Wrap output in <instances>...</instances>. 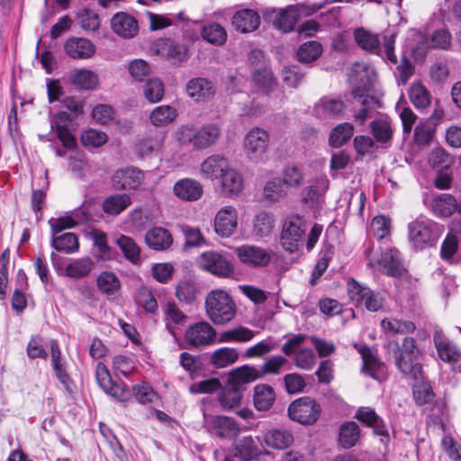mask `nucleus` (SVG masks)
Masks as SVG:
<instances>
[{
  "label": "nucleus",
  "mask_w": 461,
  "mask_h": 461,
  "mask_svg": "<svg viewBox=\"0 0 461 461\" xmlns=\"http://www.w3.org/2000/svg\"><path fill=\"white\" fill-rule=\"evenodd\" d=\"M263 441L268 447L285 449L293 444L294 437L286 429H272L264 433Z\"/></svg>",
  "instance_id": "obj_31"
},
{
  "label": "nucleus",
  "mask_w": 461,
  "mask_h": 461,
  "mask_svg": "<svg viewBox=\"0 0 461 461\" xmlns=\"http://www.w3.org/2000/svg\"><path fill=\"white\" fill-rule=\"evenodd\" d=\"M374 137L379 142H386L392 139L393 131L391 123L386 119H377L371 122Z\"/></svg>",
  "instance_id": "obj_59"
},
{
  "label": "nucleus",
  "mask_w": 461,
  "mask_h": 461,
  "mask_svg": "<svg viewBox=\"0 0 461 461\" xmlns=\"http://www.w3.org/2000/svg\"><path fill=\"white\" fill-rule=\"evenodd\" d=\"M284 183L279 178H273L267 182L264 187V196L270 202L279 201L285 195Z\"/></svg>",
  "instance_id": "obj_61"
},
{
  "label": "nucleus",
  "mask_w": 461,
  "mask_h": 461,
  "mask_svg": "<svg viewBox=\"0 0 461 461\" xmlns=\"http://www.w3.org/2000/svg\"><path fill=\"white\" fill-rule=\"evenodd\" d=\"M261 377V373L258 369L253 366H242L232 370L228 378V383L236 387L242 389L246 384L254 382Z\"/></svg>",
  "instance_id": "obj_34"
},
{
  "label": "nucleus",
  "mask_w": 461,
  "mask_h": 461,
  "mask_svg": "<svg viewBox=\"0 0 461 461\" xmlns=\"http://www.w3.org/2000/svg\"><path fill=\"white\" fill-rule=\"evenodd\" d=\"M132 394L136 402L143 405L151 404L159 400L158 393L146 382L133 385Z\"/></svg>",
  "instance_id": "obj_47"
},
{
  "label": "nucleus",
  "mask_w": 461,
  "mask_h": 461,
  "mask_svg": "<svg viewBox=\"0 0 461 461\" xmlns=\"http://www.w3.org/2000/svg\"><path fill=\"white\" fill-rule=\"evenodd\" d=\"M240 260L250 267H266L270 262L273 253L255 245H242L235 249Z\"/></svg>",
  "instance_id": "obj_18"
},
{
  "label": "nucleus",
  "mask_w": 461,
  "mask_h": 461,
  "mask_svg": "<svg viewBox=\"0 0 461 461\" xmlns=\"http://www.w3.org/2000/svg\"><path fill=\"white\" fill-rule=\"evenodd\" d=\"M303 10V6L289 5L280 10H266L264 17L274 28L281 32L288 33L294 31L295 24L302 18Z\"/></svg>",
  "instance_id": "obj_7"
},
{
  "label": "nucleus",
  "mask_w": 461,
  "mask_h": 461,
  "mask_svg": "<svg viewBox=\"0 0 461 461\" xmlns=\"http://www.w3.org/2000/svg\"><path fill=\"white\" fill-rule=\"evenodd\" d=\"M106 141V133L95 129H88L81 135V142L85 147L99 148Z\"/></svg>",
  "instance_id": "obj_63"
},
{
  "label": "nucleus",
  "mask_w": 461,
  "mask_h": 461,
  "mask_svg": "<svg viewBox=\"0 0 461 461\" xmlns=\"http://www.w3.org/2000/svg\"><path fill=\"white\" fill-rule=\"evenodd\" d=\"M200 268L218 276H229L233 273V267L222 254L216 251H206L197 258Z\"/></svg>",
  "instance_id": "obj_12"
},
{
  "label": "nucleus",
  "mask_w": 461,
  "mask_h": 461,
  "mask_svg": "<svg viewBox=\"0 0 461 461\" xmlns=\"http://www.w3.org/2000/svg\"><path fill=\"white\" fill-rule=\"evenodd\" d=\"M275 392L270 385L258 384L254 389V405L258 411H267L274 403Z\"/></svg>",
  "instance_id": "obj_41"
},
{
  "label": "nucleus",
  "mask_w": 461,
  "mask_h": 461,
  "mask_svg": "<svg viewBox=\"0 0 461 461\" xmlns=\"http://www.w3.org/2000/svg\"><path fill=\"white\" fill-rule=\"evenodd\" d=\"M381 327L385 332L392 334H405L415 330V325L411 321L392 318L384 319L381 321Z\"/></svg>",
  "instance_id": "obj_57"
},
{
  "label": "nucleus",
  "mask_w": 461,
  "mask_h": 461,
  "mask_svg": "<svg viewBox=\"0 0 461 461\" xmlns=\"http://www.w3.org/2000/svg\"><path fill=\"white\" fill-rule=\"evenodd\" d=\"M204 306L206 315L215 325H225L237 314L233 298L222 289L212 290L205 298Z\"/></svg>",
  "instance_id": "obj_2"
},
{
  "label": "nucleus",
  "mask_w": 461,
  "mask_h": 461,
  "mask_svg": "<svg viewBox=\"0 0 461 461\" xmlns=\"http://www.w3.org/2000/svg\"><path fill=\"white\" fill-rule=\"evenodd\" d=\"M240 388L228 383L219 394V402L224 411H230L240 405L243 394Z\"/></svg>",
  "instance_id": "obj_38"
},
{
  "label": "nucleus",
  "mask_w": 461,
  "mask_h": 461,
  "mask_svg": "<svg viewBox=\"0 0 461 461\" xmlns=\"http://www.w3.org/2000/svg\"><path fill=\"white\" fill-rule=\"evenodd\" d=\"M219 180L221 192L224 196L237 197L243 191V176L238 169L230 165Z\"/></svg>",
  "instance_id": "obj_23"
},
{
  "label": "nucleus",
  "mask_w": 461,
  "mask_h": 461,
  "mask_svg": "<svg viewBox=\"0 0 461 461\" xmlns=\"http://www.w3.org/2000/svg\"><path fill=\"white\" fill-rule=\"evenodd\" d=\"M444 232V227L423 216L416 218L408 225V237L416 249L435 246Z\"/></svg>",
  "instance_id": "obj_4"
},
{
  "label": "nucleus",
  "mask_w": 461,
  "mask_h": 461,
  "mask_svg": "<svg viewBox=\"0 0 461 461\" xmlns=\"http://www.w3.org/2000/svg\"><path fill=\"white\" fill-rule=\"evenodd\" d=\"M305 230L303 228V220L298 216L288 218L283 225L281 232V244L283 248L294 252L297 250L303 241Z\"/></svg>",
  "instance_id": "obj_16"
},
{
  "label": "nucleus",
  "mask_w": 461,
  "mask_h": 461,
  "mask_svg": "<svg viewBox=\"0 0 461 461\" xmlns=\"http://www.w3.org/2000/svg\"><path fill=\"white\" fill-rule=\"evenodd\" d=\"M177 116V112L170 105L156 107L149 115L150 122L154 126H164L173 122Z\"/></svg>",
  "instance_id": "obj_51"
},
{
  "label": "nucleus",
  "mask_w": 461,
  "mask_h": 461,
  "mask_svg": "<svg viewBox=\"0 0 461 461\" xmlns=\"http://www.w3.org/2000/svg\"><path fill=\"white\" fill-rule=\"evenodd\" d=\"M66 53L75 59H86L95 53V46L85 38H69L64 44Z\"/></svg>",
  "instance_id": "obj_28"
},
{
  "label": "nucleus",
  "mask_w": 461,
  "mask_h": 461,
  "mask_svg": "<svg viewBox=\"0 0 461 461\" xmlns=\"http://www.w3.org/2000/svg\"><path fill=\"white\" fill-rule=\"evenodd\" d=\"M95 377L99 386L107 394L121 402H125L130 398L131 393L127 386L124 384L114 383L107 366L102 362L96 365Z\"/></svg>",
  "instance_id": "obj_15"
},
{
  "label": "nucleus",
  "mask_w": 461,
  "mask_h": 461,
  "mask_svg": "<svg viewBox=\"0 0 461 461\" xmlns=\"http://www.w3.org/2000/svg\"><path fill=\"white\" fill-rule=\"evenodd\" d=\"M321 406L310 397L296 399L288 407V416L291 420L303 425H312L321 415Z\"/></svg>",
  "instance_id": "obj_9"
},
{
  "label": "nucleus",
  "mask_w": 461,
  "mask_h": 461,
  "mask_svg": "<svg viewBox=\"0 0 461 461\" xmlns=\"http://www.w3.org/2000/svg\"><path fill=\"white\" fill-rule=\"evenodd\" d=\"M212 429L220 438H232L239 435L240 426L233 420L226 416H215L212 420Z\"/></svg>",
  "instance_id": "obj_36"
},
{
  "label": "nucleus",
  "mask_w": 461,
  "mask_h": 461,
  "mask_svg": "<svg viewBox=\"0 0 461 461\" xmlns=\"http://www.w3.org/2000/svg\"><path fill=\"white\" fill-rule=\"evenodd\" d=\"M131 204V198L126 194H118L107 197L103 203V210L112 215H118Z\"/></svg>",
  "instance_id": "obj_45"
},
{
  "label": "nucleus",
  "mask_w": 461,
  "mask_h": 461,
  "mask_svg": "<svg viewBox=\"0 0 461 461\" xmlns=\"http://www.w3.org/2000/svg\"><path fill=\"white\" fill-rule=\"evenodd\" d=\"M51 245L55 249L65 251L66 253H74L78 250L77 237L71 232L52 237Z\"/></svg>",
  "instance_id": "obj_52"
},
{
  "label": "nucleus",
  "mask_w": 461,
  "mask_h": 461,
  "mask_svg": "<svg viewBox=\"0 0 461 461\" xmlns=\"http://www.w3.org/2000/svg\"><path fill=\"white\" fill-rule=\"evenodd\" d=\"M360 439V429L355 421L342 423L339 430V445L348 449L357 445Z\"/></svg>",
  "instance_id": "obj_35"
},
{
  "label": "nucleus",
  "mask_w": 461,
  "mask_h": 461,
  "mask_svg": "<svg viewBox=\"0 0 461 461\" xmlns=\"http://www.w3.org/2000/svg\"><path fill=\"white\" fill-rule=\"evenodd\" d=\"M354 128L348 122L337 125L330 132L329 142L333 148H339L346 144L353 135Z\"/></svg>",
  "instance_id": "obj_49"
},
{
  "label": "nucleus",
  "mask_w": 461,
  "mask_h": 461,
  "mask_svg": "<svg viewBox=\"0 0 461 461\" xmlns=\"http://www.w3.org/2000/svg\"><path fill=\"white\" fill-rule=\"evenodd\" d=\"M173 193L182 201L194 202L203 196V188L199 181L185 177L175 183Z\"/></svg>",
  "instance_id": "obj_24"
},
{
  "label": "nucleus",
  "mask_w": 461,
  "mask_h": 461,
  "mask_svg": "<svg viewBox=\"0 0 461 461\" xmlns=\"http://www.w3.org/2000/svg\"><path fill=\"white\" fill-rule=\"evenodd\" d=\"M143 180V172L133 167L118 169L112 177L113 187L123 191L138 189Z\"/></svg>",
  "instance_id": "obj_19"
},
{
  "label": "nucleus",
  "mask_w": 461,
  "mask_h": 461,
  "mask_svg": "<svg viewBox=\"0 0 461 461\" xmlns=\"http://www.w3.org/2000/svg\"><path fill=\"white\" fill-rule=\"evenodd\" d=\"M91 238L94 246L97 249L103 259H111L113 256L112 248L108 245L107 235L101 230H94L91 232Z\"/></svg>",
  "instance_id": "obj_64"
},
{
  "label": "nucleus",
  "mask_w": 461,
  "mask_h": 461,
  "mask_svg": "<svg viewBox=\"0 0 461 461\" xmlns=\"http://www.w3.org/2000/svg\"><path fill=\"white\" fill-rule=\"evenodd\" d=\"M420 351L414 339L405 337L393 352L397 368L408 378L422 379V367L419 361Z\"/></svg>",
  "instance_id": "obj_3"
},
{
  "label": "nucleus",
  "mask_w": 461,
  "mask_h": 461,
  "mask_svg": "<svg viewBox=\"0 0 461 461\" xmlns=\"http://www.w3.org/2000/svg\"><path fill=\"white\" fill-rule=\"evenodd\" d=\"M235 456L242 461H251L260 455V449L252 436H246L236 442L234 447Z\"/></svg>",
  "instance_id": "obj_33"
},
{
  "label": "nucleus",
  "mask_w": 461,
  "mask_h": 461,
  "mask_svg": "<svg viewBox=\"0 0 461 461\" xmlns=\"http://www.w3.org/2000/svg\"><path fill=\"white\" fill-rule=\"evenodd\" d=\"M216 330L207 321H198L189 326L185 333V339L191 348H203L216 340Z\"/></svg>",
  "instance_id": "obj_11"
},
{
  "label": "nucleus",
  "mask_w": 461,
  "mask_h": 461,
  "mask_svg": "<svg viewBox=\"0 0 461 461\" xmlns=\"http://www.w3.org/2000/svg\"><path fill=\"white\" fill-rule=\"evenodd\" d=\"M353 71L357 76L358 84L352 91V95L360 103V109L354 113L356 122L363 125L375 111L378 101L370 95L377 79L374 67L366 63H356Z\"/></svg>",
  "instance_id": "obj_1"
},
{
  "label": "nucleus",
  "mask_w": 461,
  "mask_h": 461,
  "mask_svg": "<svg viewBox=\"0 0 461 461\" xmlns=\"http://www.w3.org/2000/svg\"><path fill=\"white\" fill-rule=\"evenodd\" d=\"M354 38L357 44L363 50L382 55V49L380 46V39L378 34H374L369 31L360 27L355 30Z\"/></svg>",
  "instance_id": "obj_32"
},
{
  "label": "nucleus",
  "mask_w": 461,
  "mask_h": 461,
  "mask_svg": "<svg viewBox=\"0 0 461 461\" xmlns=\"http://www.w3.org/2000/svg\"><path fill=\"white\" fill-rule=\"evenodd\" d=\"M136 301L146 312L153 313L158 310V302L150 289L146 286L139 289Z\"/></svg>",
  "instance_id": "obj_62"
},
{
  "label": "nucleus",
  "mask_w": 461,
  "mask_h": 461,
  "mask_svg": "<svg viewBox=\"0 0 461 461\" xmlns=\"http://www.w3.org/2000/svg\"><path fill=\"white\" fill-rule=\"evenodd\" d=\"M113 32L121 38L131 39L139 32V23L134 16L118 12L111 19Z\"/></svg>",
  "instance_id": "obj_22"
},
{
  "label": "nucleus",
  "mask_w": 461,
  "mask_h": 461,
  "mask_svg": "<svg viewBox=\"0 0 461 461\" xmlns=\"http://www.w3.org/2000/svg\"><path fill=\"white\" fill-rule=\"evenodd\" d=\"M322 53V46L315 41H307L300 46L297 58L300 62L311 63L316 60Z\"/></svg>",
  "instance_id": "obj_54"
},
{
  "label": "nucleus",
  "mask_w": 461,
  "mask_h": 461,
  "mask_svg": "<svg viewBox=\"0 0 461 461\" xmlns=\"http://www.w3.org/2000/svg\"><path fill=\"white\" fill-rule=\"evenodd\" d=\"M431 207L436 215L448 217L456 211V200L449 194H442L432 201Z\"/></svg>",
  "instance_id": "obj_43"
},
{
  "label": "nucleus",
  "mask_w": 461,
  "mask_h": 461,
  "mask_svg": "<svg viewBox=\"0 0 461 461\" xmlns=\"http://www.w3.org/2000/svg\"><path fill=\"white\" fill-rule=\"evenodd\" d=\"M144 95L149 103H158L164 96V85L162 81L157 77L151 78L147 81L144 86Z\"/></svg>",
  "instance_id": "obj_58"
},
{
  "label": "nucleus",
  "mask_w": 461,
  "mask_h": 461,
  "mask_svg": "<svg viewBox=\"0 0 461 461\" xmlns=\"http://www.w3.org/2000/svg\"><path fill=\"white\" fill-rule=\"evenodd\" d=\"M238 227V211L232 205L221 208L214 217L215 232L221 237L231 236Z\"/></svg>",
  "instance_id": "obj_21"
},
{
  "label": "nucleus",
  "mask_w": 461,
  "mask_h": 461,
  "mask_svg": "<svg viewBox=\"0 0 461 461\" xmlns=\"http://www.w3.org/2000/svg\"><path fill=\"white\" fill-rule=\"evenodd\" d=\"M94 266L93 259L88 257L74 259L66 267L65 274L68 277L80 279L88 276Z\"/></svg>",
  "instance_id": "obj_40"
},
{
  "label": "nucleus",
  "mask_w": 461,
  "mask_h": 461,
  "mask_svg": "<svg viewBox=\"0 0 461 461\" xmlns=\"http://www.w3.org/2000/svg\"><path fill=\"white\" fill-rule=\"evenodd\" d=\"M239 355L235 348L224 347L215 350L212 354L210 362L217 368H223L235 363Z\"/></svg>",
  "instance_id": "obj_44"
},
{
  "label": "nucleus",
  "mask_w": 461,
  "mask_h": 461,
  "mask_svg": "<svg viewBox=\"0 0 461 461\" xmlns=\"http://www.w3.org/2000/svg\"><path fill=\"white\" fill-rule=\"evenodd\" d=\"M197 293L195 284L190 280L180 281L176 287V298L186 304H191L195 301Z\"/></svg>",
  "instance_id": "obj_56"
},
{
  "label": "nucleus",
  "mask_w": 461,
  "mask_h": 461,
  "mask_svg": "<svg viewBox=\"0 0 461 461\" xmlns=\"http://www.w3.org/2000/svg\"><path fill=\"white\" fill-rule=\"evenodd\" d=\"M231 24L236 31L241 33H249L259 27L260 17L254 10L242 9L233 14Z\"/></svg>",
  "instance_id": "obj_27"
},
{
  "label": "nucleus",
  "mask_w": 461,
  "mask_h": 461,
  "mask_svg": "<svg viewBox=\"0 0 461 461\" xmlns=\"http://www.w3.org/2000/svg\"><path fill=\"white\" fill-rule=\"evenodd\" d=\"M355 418L373 428L375 435L381 436V442L386 443L389 440L388 430L384 420L375 413V410L370 407H360L355 415Z\"/></svg>",
  "instance_id": "obj_25"
},
{
  "label": "nucleus",
  "mask_w": 461,
  "mask_h": 461,
  "mask_svg": "<svg viewBox=\"0 0 461 461\" xmlns=\"http://www.w3.org/2000/svg\"><path fill=\"white\" fill-rule=\"evenodd\" d=\"M145 242L149 248L162 251L172 245L173 237L167 230L162 227H154L146 232Z\"/></svg>",
  "instance_id": "obj_30"
},
{
  "label": "nucleus",
  "mask_w": 461,
  "mask_h": 461,
  "mask_svg": "<svg viewBox=\"0 0 461 461\" xmlns=\"http://www.w3.org/2000/svg\"><path fill=\"white\" fill-rule=\"evenodd\" d=\"M116 244L121 249L124 257L132 264L137 265L140 261V249L135 241L128 236L121 235Z\"/></svg>",
  "instance_id": "obj_46"
},
{
  "label": "nucleus",
  "mask_w": 461,
  "mask_h": 461,
  "mask_svg": "<svg viewBox=\"0 0 461 461\" xmlns=\"http://www.w3.org/2000/svg\"><path fill=\"white\" fill-rule=\"evenodd\" d=\"M230 162L227 158L220 154H214L205 158L200 165V174L208 179H220Z\"/></svg>",
  "instance_id": "obj_26"
},
{
  "label": "nucleus",
  "mask_w": 461,
  "mask_h": 461,
  "mask_svg": "<svg viewBox=\"0 0 461 461\" xmlns=\"http://www.w3.org/2000/svg\"><path fill=\"white\" fill-rule=\"evenodd\" d=\"M249 60L256 66L252 73L254 84L265 93H268L275 85V78L266 63L264 53L258 50H252Z\"/></svg>",
  "instance_id": "obj_13"
},
{
  "label": "nucleus",
  "mask_w": 461,
  "mask_h": 461,
  "mask_svg": "<svg viewBox=\"0 0 461 461\" xmlns=\"http://www.w3.org/2000/svg\"><path fill=\"white\" fill-rule=\"evenodd\" d=\"M187 94L197 100L209 98L214 94L212 82L205 78L191 79L186 86Z\"/></svg>",
  "instance_id": "obj_39"
},
{
  "label": "nucleus",
  "mask_w": 461,
  "mask_h": 461,
  "mask_svg": "<svg viewBox=\"0 0 461 461\" xmlns=\"http://www.w3.org/2000/svg\"><path fill=\"white\" fill-rule=\"evenodd\" d=\"M348 292L350 300L357 306H365L370 312H377L384 306V298L379 292H375L354 279L348 282Z\"/></svg>",
  "instance_id": "obj_8"
},
{
  "label": "nucleus",
  "mask_w": 461,
  "mask_h": 461,
  "mask_svg": "<svg viewBox=\"0 0 461 461\" xmlns=\"http://www.w3.org/2000/svg\"><path fill=\"white\" fill-rule=\"evenodd\" d=\"M98 289L107 295L115 294L121 286V283L116 275L110 271L101 272L96 279Z\"/></svg>",
  "instance_id": "obj_48"
},
{
  "label": "nucleus",
  "mask_w": 461,
  "mask_h": 461,
  "mask_svg": "<svg viewBox=\"0 0 461 461\" xmlns=\"http://www.w3.org/2000/svg\"><path fill=\"white\" fill-rule=\"evenodd\" d=\"M221 135V128L214 123L205 124L198 130L192 126H182L177 131V139L181 144L192 145L199 150L215 145Z\"/></svg>",
  "instance_id": "obj_5"
},
{
  "label": "nucleus",
  "mask_w": 461,
  "mask_h": 461,
  "mask_svg": "<svg viewBox=\"0 0 461 461\" xmlns=\"http://www.w3.org/2000/svg\"><path fill=\"white\" fill-rule=\"evenodd\" d=\"M345 109L341 99L323 96L314 105L315 115L320 119H332L340 114Z\"/></svg>",
  "instance_id": "obj_29"
},
{
  "label": "nucleus",
  "mask_w": 461,
  "mask_h": 461,
  "mask_svg": "<svg viewBox=\"0 0 461 461\" xmlns=\"http://www.w3.org/2000/svg\"><path fill=\"white\" fill-rule=\"evenodd\" d=\"M275 226L273 215L267 212H259L253 219V234L258 238L268 236Z\"/></svg>",
  "instance_id": "obj_42"
},
{
  "label": "nucleus",
  "mask_w": 461,
  "mask_h": 461,
  "mask_svg": "<svg viewBox=\"0 0 461 461\" xmlns=\"http://www.w3.org/2000/svg\"><path fill=\"white\" fill-rule=\"evenodd\" d=\"M181 230L185 236V249L200 248L205 244V239L198 228L182 225Z\"/></svg>",
  "instance_id": "obj_60"
},
{
  "label": "nucleus",
  "mask_w": 461,
  "mask_h": 461,
  "mask_svg": "<svg viewBox=\"0 0 461 461\" xmlns=\"http://www.w3.org/2000/svg\"><path fill=\"white\" fill-rule=\"evenodd\" d=\"M367 266L370 268H377L381 273L393 276L403 277L406 269L402 265L400 252L396 249H386L377 253H373L370 249H366Z\"/></svg>",
  "instance_id": "obj_6"
},
{
  "label": "nucleus",
  "mask_w": 461,
  "mask_h": 461,
  "mask_svg": "<svg viewBox=\"0 0 461 461\" xmlns=\"http://www.w3.org/2000/svg\"><path fill=\"white\" fill-rule=\"evenodd\" d=\"M433 340L440 359L450 364L455 370L461 371V351L456 346L438 329L434 331Z\"/></svg>",
  "instance_id": "obj_17"
},
{
  "label": "nucleus",
  "mask_w": 461,
  "mask_h": 461,
  "mask_svg": "<svg viewBox=\"0 0 461 461\" xmlns=\"http://www.w3.org/2000/svg\"><path fill=\"white\" fill-rule=\"evenodd\" d=\"M269 143V134L264 129L252 128L244 138V151L252 161H259L267 152Z\"/></svg>",
  "instance_id": "obj_10"
},
{
  "label": "nucleus",
  "mask_w": 461,
  "mask_h": 461,
  "mask_svg": "<svg viewBox=\"0 0 461 461\" xmlns=\"http://www.w3.org/2000/svg\"><path fill=\"white\" fill-rule=\"evenodd\" d=\"M412 104L418 109H424L430 104V95L427 88L420 82H414L409 91Z\"/></svg>",
  "instance_id": "obj_53"
},
{
  "label": "nucleus",
  "mask_w": 461,
  "mask_h": 461,
  "mask_svg": "<svg viewBox=\"0 0 461 461\" xmlns=\"http://www.w3.org/2000/svg\"><path fill=\"white\" fill-rule=\"evenodd\" d=\"M354 348L361 355L363 366L361 372L375 380H381L385 375V366L380 361L376 355L373 353L367 346H359L354 344Z\"/></svg>",
  "instance_id": "obj_20"
},
{
  "label": "nucleus",
  "mask_w": 461,
  "mask_h": 461,
  "mask_svg": "<svg viewBox=\"0 0 461 461\" xmlns=\"http://www.w3.org/2000/svg\"><path fill=\"white\" fill-rule=\"evenodd\" d=\"M95 377L99 386L107 394L121 402H125L130 398L131 393L127 386L124 384L114 383L107 366L102 362L96 365Z\"/></svg>",
  "instance_id": "obj_14"
},
{
  "label": "nucleus",
  "mask_w": 461,
  "mask_h": 461,
  "mask_svg": "<svg viewBox=\"0 0 461 461\" xmlns=\"http://www.w3.org/2000/svg\"><path fill=\"white\" fill-rule=\"evenodd\" d=\"M165 55L172 63L186 60L189 56V50L183 44L174 43L169 41H164L161 43Z\"/></svg>",
  "instance_id": "obj_55"
},
{
  "label": "nucleus",
  "mask_w": 461,
  "mask_h": 461,
  "mask_svg": "<svg viewBox=\"0 0 461 461\" xmlns=\"http://www.w3.org/2000/svg\"><path fill=\"white\" fill-rule=\"evenodd\" d=\"M201 33L203 40L218 46L224 44L227 40V32L225 29L216 23L203 26Z\"/></svg>",
  "instance_id": "obj_50"
},
{
  "label": "nucleus",
  "mask_w": 461,
  "mask_h": 461,
  "mask_svg": "<svg viewBox=\"0 0 461 461\" xmlns=\"http://www.w3.org/2000/svg\"><path fill=\"white\" fill-rule=\"evenodd\" d=\"M71 83L82 90H94L99 83L98 76L95 72L82 68L76 69L70 75Z\"/></svg>",
  "instance_id": "obj_37"
}]
</instances>
